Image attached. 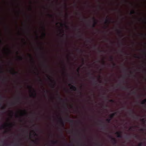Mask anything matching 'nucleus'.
<instances>
[{"instance_id":"obj_63","label":"nucleus","mask_w":146,"mask_h":146,"mask_svg":"<svg viewBox=\"0 0 146 146\" xmlns=\"http://www.w3.org/2000/svg\"><path fill=\"white\" fill-rule=\"evenodd\" d=\"M96 145H97V146H99V144H98V143H96Z\"/></svg>"},{"instance_id":"obj_64","label":"nucleus","mask_w":146,"mask_h":146,"mask_svg":"<svg viewBox=\"0 0 146 146\" xmlns=\"http://www.w3.org/2000/svg\"><path fill=\"white\" fill-rule=\"evenodd\" d=\"M133 93L134 94H136V92H133Z\"/></svg>"},{"instance_id":"obj_19","label":"nucleus","mask_w":146,"mask_h":146,"mask_svg":"<svg viewBox=\"0 0 146 146\" xmlns=\"http://www.w3.org/2000/svg\"><path fill=\"white\" fill-rule=\"evenodd\" d=\"M60 24L61 26H64L66 29H68V27L66 24H63L62 23H60Z\"/></svg>"},{"instance_id":"obj_56","label":"nucleus","mask_w":146,"mask_h":146,"mask_svg":"<svg viewBox=\"0 0 146 146\" xmlns=\"http://www.w3.org/2000/svg\"><path fill=\"white\" fill-rule=\"evenodd\" d=\"M134 137L136 138H138V137L137 135H135V136H134Z\"/></svg>"},{"instance_id":"obj_34","label":"nucleus","mask_w":146,"mask_h":146,"mask_svg":"<svg viewBox=\"0 0 146 146\" xmlns=\"http://www.w3.org/2000/svg\"><path fill=\"white\" fill-rule=\"evenodd\" d=\"M22 40H23V41L24 42V44L25 45H26L27 44L26 42L25 41V40L24 39H22Z\"/></svg>"},{"instance_id":"obj_21","label":"nucleus","mask_w":146,"mask_h":146,"mask_svg":"<svg viewBox=\"0 0 146 146\" xmlns=\"http://www.w3.org/2000/svg\"><path fill=\"white\" fill-rule=\"evenodd\" d=\"M4 98V97L1 94V91H0V99L1 100H3Z\"/></svg>"},{"instance_id":"obj_24","label":"nucleus","mask_w":146,"mask_h":146,"mask_svg":"<svg viewBox=\"0 0 146 146\" xmlns=\"http://www.w3.org/2000/svg\"><path fill=\"white\" fill-rule=\"evenodd\" d=\"M58 98L61 101H62L63 102H64V100L62 99L61 98L60 96L58 97Z\"/></svg>"},{"instance_id":"obj_59","label":"nucleus","mask_w":146,"mask_h":146,"mask_svg":"<svg viewBox=\"0 0 146 146\" xmlns=\"http://www.w3.org/2000/svg\"><path fill=\"white\" fill-rule=\"evenodd\" d=\"M16 117L17 118L19 117V116H18V115L17 114H16Z\"/></svg>"},{"instance_id":"obj_12","label":"nucleus","mask_w":146,"mask_h":146,"mask_svg":"<svg viewBox=\"0 0 146 146\" xmlns=\"http://www.w3.org/2000/svg\"><path fill=\"white\" fill-rule=\"evenodd\" d=\"M141 104L144 105L145 107H146V98L143 100L141 102Z\"/></svg>"},{"instance_id":"obj_45","label":"nucleus","mask_w":146,"mask_h":146,"mask_svg":"<svg viewBox=\"0 0 146 146\" xmlns=\"http://www.w3.org/2000/svg\"><path fill=\"white\" fill-rule=\"evenodd\" d=\"M144 21L145 23L146 24V18H145L144 19Z\"/></svg>"},{"instance_id":"obj_62","label":"nucleus","mask_w":146,"mask_h":146,"mask_svg":"<svg viewBox=\"0 0 146 146\" xmlns=\"http://www.w3.org/2000/svg\"><path fill=\"white\" fill-rule=\"evenodd\" d=\"M135 45V44L133 42L132 43V45L133 46H134Z\"/></svg>"},{"instance_id":"obj_40","label":"nucleus","mask_w":146,"mask_h":146,"mask_svg":"<svg viewBox=\"0 0 146 146\" xmlns=\"http://www.w3.org/2000/svg\"><path fill=\"white\" fill-rule=\"evenodd\" d=\"M69 76L70 77V78L71 80L72 81H73V77H72L71 76Z\"/></svg>"},{"instance_id":"obj_26","label":"nucleus","mask_w":146,"mask_h":146,"mask_svg":"<svg viewBox=\"0 0 146 146\" xmlns=\"http://www.w3.org/2000/svg\"><path fill=\"white\" fill-rule=\"evenodd\" d=\"M2 78V80L3 82H6L7 81V78H5V77H3V78Z\"/></svg>"},{"instance_id":"obj_53","label":"nucleus","mask_w":146,"mask_h":146,"mask_svg":"<svg viewBox=\"0 0 146 146\" xmlns=\"http://www.w3.org/2000/svg\"><path fill=\"white\" fill-rule=\"evenodd\" d=\"M125 138L126 139H128L129 138V137L127 135L125 136Z\"/></svg>"},{"instance_id":"obj_1","label":"nucleus","mask_w":146,"mask_h":146,"mask_svg":"<svg viewBox=\"0 0 146 146\" xmlns=\"http://www.w3.org/2000/svg\"><path fill=\"white\" fill-rule=\"evenodd\" d=\"M28 88L30 89V92H32L31 95L30 96L35 97L36 95V91L31 86H28Z\"/></svg>"},{"instance_id":"obj_8","label":"nucleus","mask_w":146,"mask_h":146,"mask_svg":"<svg viewBox=\"0 0 146 146\" xmlns=\"http://www.w3.org/2000/svg\"><path fill=\"white\" fill-rule=\"evenodd\" d=\"M125 44H124L123 42H119L117 44L118 47L120 48L124 46Z\"/></svg>"},{"instance_id":"obj_39","label":"nucleus","mask_w":146,"mask_h":146,"mask_svg":"<svg viewBox=\"0 0 146 146\" xmlns=\"http://www.w3.org/2000/svg\"><path fill=\"white\" fill-rule=\"evenodd\" d=\"M1 109L2 110H5V107L4 106H2Z\"/></svg>"},{"instance_id":"obj_4","label":"nucleus","mask_w":146,"mask_h":146,"mask_svg":"<svg viewBox=\"0 0 146 146\" xmlns=\"http://www.w3.org/2000/svg\"><path fill=\"white\" fill-rule=\"evenodd\" d=\"M110 138H111V141L113 144L114 145H116L117 143V141L116 139L111 136L110 137Z\"/></svg>"},{"instance_id":"obj_32","label":"nucleus","mask_w":146,"mask_h":146,"mask_svg":"<svg viewBox=\"0 0 146 146\" xmlns=\"http://www.w3.org/2000/svg\"><path fill=\"white\" fill-rule=\"evenodd\" d=\"M8 145L5 142H3V145L4 146H7Z\"/></svg>"},{"instance_id":"obj_44","label":"nucleus","mask_w":146,"mask_h":146,"mask_svg":"<svg viewBox=\"0 0 146 146\" xmlns=\"http://www.w3.org/2000/svg\"><path fill=\"white\" fill-rule=\"evenodd\" d=\"M61 135L63 137V138L64 139V140H65L64 138V137L63 135V132L61 130Z\"/></svg>"},{"instance_id":"obj_28","label":"nucleus","mask_w":146,"mask_h":146,"mask_svg":"<svg viewBox=\"0 0 146 146\" xmlns=\"http://www.w3.org/2000/svg\"><path fill=\"white\" fill-rule=\"evenodd\" d=\"M5 126L4 125H2L0 127V130L1 129H5Z\"/></svg>"},{"instance_id":"obj_5","label":"nucleus","mask_w":146,"mask_h":146,"mask_svg":"<svg viewBox=\"0 0 146 146\" xmlns=\"http://www.w3.org/2000/svg\"><path fill=\"white\" fill-rule=\"evenodd\" d=\"M68 85L69 86H71V87L70 88V89L74 91H77V88L74 85H72L70 84H69Z\"/></svg>"},{"instance_id":"obj_37","label":"nucleus","mask_w":146,"mask_h":146,"mask_svg":"<svg viewBox=\"0 0 146 146\" xmlns=\"http://www.w3.org/2000/svg\"><path fill=\"white\" fill-rule=\"evenodd\" d=\"M141 121L143 122H145V121H146V119L145 120V119L143 118L141 119Z\"/></svg>"},{"instance_id":"obj_31","label":"nucleus","mask_w":146,"mask_h":146,"mask_svg":"<svg viewBox=\"0 0 146 146\" xmlns=\"http://www.w3.org/2000/svg\"><path fill=\"white\" fill-rule=\"evenodd\" d=\"M129 111L130 112V114H131H131H134V111L132 110H130Z\"/></svg>"},{"instance_id":"obj_25","label":"nucleus","mask_w":146,"mask_h":146,"mask_svg":"<svg viewBox=\"0 0 146 146\" xmlns=\"http://www.w3.org/2000/svg\"><path fill=\"white\" fill-rule=\"evenodd\" d=\"M93 40L92 39L91 40H90L89 39H87L86 40V42L87 43H91L92 42V40Z\"/></svg>"},{"instance_id":"obj_50","label":"nucleus","mask_w":146,"mask_h":146,"mask_svg":"<svg viewBox=\"0 0 146 146\" xmlns=\"http://www.w3.org/2000/svg\"><path fill=\"white\" fill-rule=\"evenodd\" d=\"M133 127H131L129 129V130H132L133 129Z\"/></svg>"},{"instance_id":"obj_22","label":"nucleus","mask_w":146,"mask_h":146,"mask_svg":"<svg viewBox=\"0 0 146 146\" xmlns=\"http://www.w3.org/2000/svg\"><path fill=\"white\" fill-rule=\"evenodd\" d=\"M38 139H37L36 140H32V141L34 143L37 144L38 143Z\"/></svg>"},{"instance_id":"obj_11","label":"nucleus","mask_w":146,"mask_h":146,"mask_svg":"<svg viewBox=\"0 0 146 146\" xmlns=\"http://www.w3.org/2000/svg\"><path fill=\"white\" fill-rule=\"evenodd\" d=\"M115 134L117 135V137L119 138H122V136L121 134V132H117L115 133Z\"/></svg>"},{"instance_id":"obj_48","label":"nucleus","mask_w":146,"mask_h":146,"mask_svg":"<svg viewBox=\"0 0 146 146\" xmlns=\"http://www.w3.org/2000/svg\"><path fill=\"white\" fill-rule=\"evenodd\" d=\"M88 74L89 75H93V74H92V73H91L90 72H89L88 73Z\"/></svg>"},{"instance_id":"obj_58","label":"nucleus","mask_w":146,"mask_h":146,"mask_svg":"<svg viewBox=\"0 0 146 146\" xmlns=\"http://www.w3.org/2000/svg\"><path fill=\"white\" fill-rule=\"evenodd\" d=\"M140 130L141 131H144V129H140Z\"/></svg>"},{"instance_id":"obj_52","label":"nucleus","mask_w":146,"mask_h":146,"mask_svg":"<svg viewBox=\"0 0 146 146\" xmlns=\"http://www.w3.org/2000/svg\"><path fill=\"white\" fill-rule=\"evenodd\" d=\"M141 35L142 36H143L144 35V36H146V34H145L144 35L143 34H141Z\"/></svg>"},{"instance_id":"obj_61","label":"nucleus","mask_w":146,"mask_h":146,"mask_svg":"<svg viewBox=\"0 0 146 146\" xmlns=\"http://www.w3.org/2000/svg\"><path fill=\"white\" fill-rule=\"evenodd\" d=\"M79 68H78L77 70V72L79 73Z\"/></svg>"},{"instance_id":"obj_60","label":"nucleus","mask_w":146,"mask_h":146,"mask_svg":"<svg viewBox=\"0 0 146 146\" xmlns=\"http://www.w3.org/2000/svg\"><path fill=\"white\" fill-rule=\"evenodd\" d=\"M81 35H78V36L79 37H81Z\"/></svg>"},{"instance_id":"obj_10","label":"nucleus","mask_w":146,"mask_h":146,"mask_svg":"<svg viewBox=\"0 0 146 146\" xmlns=\"http://www.w3.org/2000/svg\"><path fill=\"white\" fill-rule=\"evenodd\" d=\"M66 121H67L68 122H70L71 123H73L74 122V121L73 120H70V117L68 116V115L67 116V118L66 119Z\"/></svg>"},{"instance_id":"obj_36","label":"nucleus","mask_w":146,"mask_h":146,"mask_svg":"<svg viewBox=\"0 0 146 146\" xmlns=\"http://www.w3.org/2000/svg\"><path fill=\"white\" fill-rule=\"evenodd\" d=\"M132 117L134 118H135V119H138V117H135L134 115H132Z\"/></svg>"},{"instance_id":"obj_54","label":"nucleus","mask_w":146,"mask_h":146,"mask_svg":"<svg viewBox=\"0 0 146 146\" xmlns=\"http://www.w3.org/2000/svg\"><path fill=\"white\" fill-rule=\"evenodd\" d=\"M110 44H113V42H111V41H110Z\"/></svg>"},{"instance_id":"obj_30","label":"nucleus","mask_w":146,"mask_h":146,"mask_svg":"<svg viewBox=\"0 0 146 146\" xmlns=\"http://www.w3.org/2000/svg\"><path fill=\"white\" fill-rule=\"evenodd\" d=\"M42 48V44H40V45L39 46L37 47V48L38 49H41Z\"/></svg>"},{"instance_id":"obj_41","label":"nucleus","mask_w":146,"mask_h":146,"mask_svg":"<svg viewBox=\"0 0 146 146\" xmlns=\"http://www.w3.org/2000/svg\"><path fill=\"white\" fill-rule=\"evenodd\" d=\"M3 44V43L2 42V41L1 40H0V46H1V45Z\"/></svg>"},{"instance_id":"obj_51","label":"nucleus","mask_w":146,"mask_h":146,"mask_svg":"<svg viewBox=\"0 0 146 146\" xmlns=\"http://www.w3.org/2000/svg\"><path fill=\"white\" fill-rule=\"evenodd\" d=\"M142 145V143H141L139 144V146H141Z\"/></svg>"},{"instance_id":"obj_23","label":"nucleus","mask_w":146,"mask_h":146,"mask_svg":"<svg viewBox=\"0 0 146 146\" xmlns=\"http://www.w3.org/2000/svg\"><path fill=\"white\" fill-rule=\"evenodd\" d=\"M111 119L110 117L109 118L106 119V121L108 123H110Z\"/></svg>"},{"instance_id":"obj_55","label":"nucleus","mask_w":146,"mask_h":146,"mask_svg":"<svg viewBox=\"0 0 146 146\" xmlns=\"http://www.w3.org/2000/svg\"><path fill=\"white\" fill-rule=\"evenodd\" d=\"M44 92H46V93H47L48 92V91L47 90H46V91L44 90Z\"/></svg>"},{"instance_id":"obj_9","label":"nucleus","mask_w":146,"mask_h":146,"mask_svg":"<svg viewBox=\"0 0 146 146\" xmlns=\"http://www.w3.org/2000/svg\"><path fill=\"white\" fill-rule=\"evenodd\" d=\"M92 19L93 20L94 23L92 25V27H95L96 25L97 24V22L95 18L94 17H93Z\"/></svg>"},{"instance_id":"obj_33","label":"nucleus","mask_w":146,"mask_h":146,"mask_svg":"<svg viewBox=\"0 0 146 146\" xmlns=\"http://www.w3.org/2000/svg\"><path fill=\"white\" fill-rule=\"evenodd\" d=\"M97 45L96 44H94L93 45V47L94 48H96L97 47Z\"/></svg>"},{"instance_id":"obj_2","label":"nucleus","mask_w":146,"mask_h":146,"mask_svg":"<svg viewBox=\"0 0 146 146\" xmlns=\"http://www.w3.org/2000/svg\"><path fill=\"white\" fill-rule=\"evenodd\" d=\"M0 55H57V54H0ZM58 55H77V54H58ZM80 55H82V54H80Z\"/></svg>"},{"instance_id":"obj_7","label":"nucleus","mask_w":146,"mask_h":146,"mask_svg":"<svg viewBox=\"0 0 146 146\" xmlns=\"http://www.w3.org/2000/svg\"><path fill=\"white\" fill-rule=\"evenodd\" d=\"M11 74L13 75L17 76L19 74L18 72L15 71L14 70L13 68H12V71H11Z\"/></svg>"},{"instance_id":"obj_6","label":"nucleus","mask_w":146,"mask_h":146,"mask_svg":"<svg viewBox=\"0 0 146 146\" xmlns=\"http://www.w3.org/2000/svg\"><path fill=\"white\" fill-rule=\"evenodd\" d=\"M59 122L61 125L64 128V125L65 123L63 121L62 118L61 117H60L59 118Z\"/></svg>"},{"instance_id":"obj_14","label":"nucleus","mask_w":146,"mask_h":146,"mask_svg":"<svg viewBox=\"0 0 146 146\" xmlns=\"http://www.w3.org/2000/svg\"><path fill=\"white\" fill-rule=\"evenodd\" d=\"M117 114V113L116 112H115V113H112V114L110 115V117L111 118V119H113L114 117V116L116 115Z\"/></svg>"},{"instance_id":"obj_47","label":"nucleus","mask_w":146,"mask_h":146,"mask_svg":"<svg viewBox=\"0 0 146 146\" xmlns=\"http://www.w3.org/2000/svg\"><path fill=\"white\" fill-rule=\"evenodd\" d=\"M123 70L124 72H125L126 70V69L125 68H123Z\"/></svg>"},{"instance_id":"obj_17","label":"nucleus","mask_w":146,"mask_h":146,"mask_svg":"<svg viewBox=\"0 0 146 146\" xmlns=\"http://www.w3.org/2000/svg\"><path fill=\"white\" fill-rule=\"evenodd\" d=\"M90 79H93L94 80V84H95L96 85L97 84V83L96 82V81L95 80V77H90Z\"/></svg>"},{"instance_id":"obj_42","label":"nucleus","mask_w":146,"mask_h":146,"mask_svg":"<svg viewBox=\"0 0 146 146\" xmlns=\"http://www.w3.org/2000/svg\"><path fill=\"white\" fill-rule=\"evenodd\" d=\"M39 81L40 82H41V83H42V80L40 78V77H39Z\"/></svg>"},{"instance_id":"obj_20","label":"nucleus","mask_w":146,"mask_h":146,"mask_svg":"<svg viewBox=\"0 0 146 146\" xmlns=\"http://www.w3.org/2000/svg\"><path fill=\"white\" fill-rule=\"evenodd\" d=\"M22 112H23L22 111H21V113L22 115H27V113L26 112V111L25 110H24L23 111V112H24L23 113Z\"/></svg>"},{"instance_id":"obj_46","label":"nucleus","mask_w":146,"mask_h":146,"mask_svg":"<svg viewBox=\"0 0 146 146\" xmlns=\"http://www.w3.org/2000/svg\"><path fill=\"white\" fill-rule=\"evenodd\" d=\"M0 73L1 74H3L4 73V72L3 71L0 70Z\"/></svg>"},{"instance_id":"obj_35","label":"nucleus","mask_w":146,"mask_h":146,"mask_svg":"<svg viewBox=\"0 0 146 146\" xmlns=\"http://www.w3.org/2000/svg\"><path fill=\"white\" fill-rule=\"evenodd\" d=\"M109 101L111 103H114V101L113 100H109Z\"/></svg>"},{"instance_id":"obj_16","label":"nucleus","mask_w":146,"mask_h":146,"mask_svg":"<svg viewBox=\"0 0 146 146\" xmlns=\"http://www.w3.org/2000/svg\"><path fill=\"white\" fill-rule=\"evenodd\" d=\"M121 88L122 89L125 90H127L129 88V87H128L124 86H121Z\"/></svg>"},{"instance_id":"obj_29","label":"nucleus","mask_w":146,"mask_h":146,"mask_svg":"<svg viewBox=\"0 0 146 146\" xmlns=\"http://www.w3.org/2000/svg\"><path fill=\"white\" fill-rule=\"evenodd\" d=\"M117 30V32H118V33L119 35H121V34L122 33V32H121V31H120V30Z\"/></svg>"},{"instance_id":"obj_3","label":"nucleus","mask_w":146,"mask_h":146,"mask_svg":"<svg viewBox=\"0 0 146 146\" xmlns=\"http://www.w3.org/2000/svg\"><path fill=\"white\" fill-rule=\"evenodd\" d=\"M47 77L48 79L53 84L52 85V87L53 88H54L56 85V81L54 80H52L50 76H48Z\"/></svg>"},{"instance_id":"obj_13","label":"nucleus","mask_w":146,"mask_h":146,"mask_svg":"<svg viewBox=\"0 0 146 146\" xmlns=\"http://www.w3.org/2000/svg\"><path fill=\"white\" fill-rule=\"evenodd\" d=\"M110 22V19H105V24L108 25L109 24Z\"/></svg>"},{"instance_id":"obj_18","label":"nucleus","mask_w":146,"mask_h":146,"mask_svg":"<svg viewBox=\"0 0 146 146\" xmlns=\"http://www.w3.org/2000/svg\"><path fill=\"white\" fill-rule=\"evenodd\" d=\"M51 142L53 144H57L58 143V141H52Z\"/></svg>"},{"instance_id":"obj_49","label":"nucleus","mask_w":146,"mask_h":146,"mask_svg":"<svg viewBox=\"0 0 146 146\" xmlns=\"http://www.w3.org/2000/svg\"><path fill=\"white\" fill-rule=\"evenodd\" d=\"M17 100H19L21 99V97L19 96L17 98Z\"/></svg>"},{"instance_id":"obj_38","label":"nucleus","mask_w":146,"mask_h":146,"mask_svg":"<svg viewBox=\"0 0 146 146\" xmlns=\"http://www.w3.org/2000/svg\"><path fill=\"white\" fill-rule=\"evenodd\" d=\"M105 125H104L102 127V128H101V130H104V129H105Z\"/></svg>"},{"instance_id":"obj_15","label":"nucleus","mask_w":146,"mask_h":146,"mask_svg":"<svg viewBox=\"0 0 146 146\" xmlns=\"http://www.w3.org/2000/svg\"><path fill=\"white\" fill-rule=\"evenodd\" d=\"M42 28L44 32L42 33V36L44 38H45L46 36V33H45V29L44 27V26L42 27Z\"/></svg>"},{"instance_id":"obj_27","label":"nucleus","mask_w":146,"mask_h":146,"mask_svg":"<svg viewBox=\"0 0 146 146\" xmlns=\"http://www.w3.org/2000/svg\"><path fill=\"white\" fill-rule=\"evenodd\" d=\"M135 13H136V12L134 10H133L130 12V14L131 15H132L133 14H135Z\"/></svg>"},{"instance_id":"obj_57","label":"nucleus","mask_w":146,"mask_h":146,"mask_svg":"<svg viewBox=\"0 0 146 146\" xmlns=\"http://www.w3.org/2000/svg\"><path fill=\"white\" fill-rule=\"evenodd\" d=\"M144 46L146 47V42H145L144 43Z\"/></svg>"},{"instance_id":"obj_43","label":"nucleus","mask_w":146,"mask_h":146,"mask_svg":"<svg viewBox=\"0 0 146 146\" xmlns=\"http://www.w3.org/2000/svg\"><path fill=\"white\" fill-rule=\"evenodd\" d=\"M34 133L35 136H38V135L34 131Z\"/></svg>"}]
</instances>
